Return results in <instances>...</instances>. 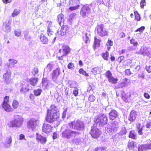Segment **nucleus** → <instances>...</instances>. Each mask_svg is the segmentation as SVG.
<instances>
[{
	"instance_id": "1",
	"label": "nucleus",
	"mask_w": 151,
	"mask_h": 151,
	"mask_svg": "<svg viewBox=\"0 0 151 151\" xmlns=\"http://www.w3.org/2000/svg\"><path fill=\"white\" fill-rule=\"evenodd\" d=\"M60 116V113L57 110V107L54 104H52L51 105L50 109H47L45 120L49 123H52L58 120Z\"/></svg>"
},
{
	"instance_id": "2",
	"label": "nucleus",
	"mask_w": 151,
	"mask_h": 151,
	"mask_svg": "<svg viewBox=\"0 0 151 151\" xmlns=\"http://www.w3.org/2000/svg\"><path fill=\"white\" fill-rule=\"evenodd\" d=\"M71 50V49L69 46L65 45H63L62 48L59 50L58 52L59 55L61 56H57V58L59 60H63V57L67 56L70 53Z\"/></svg>"
},
{
	"instance_id": "3",
	"label": "nucleus",
	"mask_w": 151,
	"mask_h": 151,
	"mask_svg": "<svg viewBox=\"0 0 151 151\" xmlns=\"http://www.w3.org/2000/svg\"><path fill=\"white\" fill-rule=\"evenodd\" d=\"M107 118L104 114H101L94 119V122L99 126H103L107 124Z\"/></svg>"
},
{
	"instance_id": "4",
	"label": "nucleus",
	"mask_w": 151,
	"mask_h": 151,
	"mask_svg": "<svg viewBox=\"0 0 151 151\" xmlns=\"http://www.w3.org/2000/svg\"><path fill=\"white\" fill-rule=\"evenodd\" d=\"M68 125L76 130L82 131L84 129V124L82 122L77 120L69 123Z\"/></svg>"
},
{
	"instance_id": "5",
	"label": "nucleus",
	"mask_w": 151,
	"mask_h": 151,
	"mask_svg": "<svg viewBox=\"0 0 151 151\" xmlns=\"http://www.w3.org/2000/svg\"><path fill=\"white\" fill-rule=\"evenodd\" d=\"M80 134L78 132L71 130L67 129L64 131L62 133V137L67 139H69L72 137H75Z\"/></svg>"
},
{
	"instance_id": "6",
	"label": "nucleus",
	"mask_w": 151,
	"mask_h": 151,
	"mask_svg": "<svg viewBox=\"0 0 151 151\" xmlns=\"http://www.w3.org/2000/svg\"><path fill=\"white\" fill-rule=\"evenodd\" d=\"M95 31L101 37L107 36L108 35V31L104 28V25L102 24L97 25Z\"/></svg>"
},
{
	"instance_id": "7",
	"label": "nucleus",
	"mask_w": 151,
	"mask_h": 151,
	"mask_svg": "<svg viewBox=\"0 0 151 151\" xmlns=\"http://www.w3.org/2000/svg\"><path fill=\"white\" fill-rule=\"evenodd\" d=\"M22 121L21 118H17L11 121L8 124V125L11 127H19L22 125Z\"/></svg>"
},
{
	"instance_id": "8",
	"label": "nucleus",
	"mask_w": 151,
	"mask_h": 151,
	"mask_svg": "<svg viewBox=\"0 0 151 151\" xmlns=\"http://www.w3.org/2000/svg\"><path fill=\"white\" fill-rule=\"evenodd\" d=\"M52 22H50L48 24L47 32V35L49 37L50 40L53 39L55 41L56 37L55 36V32L52 29Z\"/></svg>"
},
{
	"instance_id": "9",
	"label": "nucleus",
	"mask_w": 151,
	"mask_h": 151,
	"mask_svg": "<svg viewBox=\"0 0 151 151\" xmlns=\"http://www.w3.org/2000/svg\"><path fill=\"white\" fill-rule=\"evenodd\" d=\"M39 124V121L37 119L33 118L29 120L27 123V126L29 128H31L32 130L35 129L36 127Z\"/></svg>"
},
{
	"instance_id": "10",
	"label": "nucleus",
	"mask_w": 151,
	"mask_h": 151,
	"mask_svg": "<svg viewBox=\"0 0 151 151\" xmlns=\"http://www.w3.org/2000/svg\"><path fill=\"white\" fill-rule=\"evenodd\" d=\"M90 134L93 138L96 139L99 137L101 133V131L99 129L93 127L91 129Z\"/></svg>"
},
{
	"instance_id": "11",
	"label": "nucleus",
	"mask_w": 151,
	"mask_h": 151,
	"mask_svg": "<svg viewBox=\"0 0 151 151\" xmlns=\"http://www.w3.org/2000/svg\"><path fill=\"white\" fill-rule=\"evenodd\" d=\"M70 31L69 26L67 25H63L61 27L59 31L60 34L62 36H65Z\"/></svg>"
},
{
	"instance_id": "12",
	"label": "nucleus",
	"mask_w": 151,
	"mask_h": 151,
	"mask_svg": "<svg viewBox=\"0 0 151 151\" xmlns=\"http://www.w3.org/2000/svg\"><path fill=\"white\" fill-rule=\"evenodd\" d=\"M39 37L41 42L43 44H47L51 40H50V38L49 39L46 36V34L42 31Z\"/></svg>"
},
{
	"instance_id": "13",
	"label": "nucleus",
	"mask_w": 151,
	"mask_h": 151,
	"mask_svg": "<svg viewBox=\"0 0 151 151\" xmlns=\"http://www.w3.org/2000/svg\"><path fill=\"white\" fill-rule=\"evenodd\" d=\"M11 21H7L4 22L2 26V29L5 32L8 33L10 32L11 30L10 25L11 24Z\"/></svg>"
},
{
	"instance_id": "14",
	"label": "nucleus",
	"mask_w": 151,
	"mask_h": 151,
	"mask_svg": "<svg viewBox=\"0 0 151 151\" xmlns=\"http://www.w3.org/2000/svg\"><path fill=\"white\" fill-rule=\"evenodd\" d=\"M53 127L48 124L44 123L42 127V131L46 134L48 133L52 132Z\"/></svg>"
},
{
	"instance_id": "15",
	"label": "nucleus",
	"mask_w": 151,
	"mask_h": 151,
	"mask_svg": "<svg viewBox=\"0 0 151 151\" xmlns=\"http://www.w3.org/2000/svg\"><path fill=\"white\" fill-rule=\"evenodd\" d=\"M11 73H6L4 74L3 76L4 82L6 84H9L11 81Z\"/></svg>"
},
{
	"instance_id": "16",
	"label": "nucleus",
	"mask_w": 151,
	"mask_h": 151,
	"mask_svg": "<svg viewBox=\"0 0 151 151\" xmlns=\"http://www.w3.org/2000/svg\"><path fill=\"white\" fill-rule=\"evenodd\" d=\"M36 139L38 142H40L42 144H44L46 143L47 141L46 137L42 136L38 133H36Z\"/></svg>"
},
{
	"instance_id": "17",
	"label": "nucleus",
	"mask_w": 151,
	"mask_h": 151,
	"mask_svg": "<svg viewBox=\"0 0 151 151\" xmlns=\"http://www.w3.org/2000/svg\"><path fill=\"white\" fill-rule=\"evenodd\" d=\"M1 107L6 112H10L13 111V109L9 103L1 104Z\"/></svg>"
},
{
	"instance_id": "18",
	"label": "nucleus",
	"mask_w": 151,
	"mask_h": 151,
	"mask_svg": "<svg viewBox=\"0 0 151 151\" xmlns=\"http://www.w3.org/2000/svg\"><path fill=\"white\" fill-rule=\"evenodd\" d=\"M121 98L125 102H128L130 97L131 96L130 94L129 93H125L123 91L121 93Z\"/></svg>"
},
{
	"instance_id": "19",
	"label": "nucleus",
	"mask_w": 151,
	"mask_h": 151,
	"mask_svg": "<svg viewBox=\"0 0 151 151\" xmlns=\"http://www.w3.org/2000/svg\"><path fill=\"white\" fill-rule=\"evenodd\" d=\"M101 40L97 38V36H95L94 37V41L93 42V47L94 50H96L97 48L100 46V42Z\"/></svg>"
},
{
	"instance_id": "20",
	"label": "nucleus",
	"mask_w": 151,
	"mask_h": 151,
	"mask_svg": "<svg viewBox=\"0 0 151 151\" xmlns=\"http://www.w3.org/2000/svg\"><path fill=\"white\" fill-rule=\"evenodd\" d=\"M60 74V69L58 68H56L53 71L52 74V80H56Z\"/></svg>"
},
{
	"instance_id": "21",
	"label": "nucleus",
	"mask_w": 151,
	"mask_h": 151,
	"mask_svg": "<svg viewBox=\"0 0 151 151\" xmlns=\"http://www.w3.org/2000/svg\"><path fill=\"white\" fill-rule=\"evenodd\" d=\"M130 83V81L127 78H124L123 80V81L119 84V88H123L127 86Z\"/></svg>"
},
{
	"instance_id": "22",
	"label": "nucleus",
	"mask_w": 151,
	"mask_h": 151,
	"mask_svg": "<svg viewBox=\"0 0 151 151\" xmlns=\"http://www.w3.org/2000/svg\"><path fill=\"white\" fill-rule=\"evenodd\" d=\"M109 119L113 120L118 116V113L115 110H112L109 113Z\"/></svg>"
},
{
	"instance_id": "23",
	"label": "nucleus",
	"mask_w": 151,
	"mask_h": 151,
	"mask_svg": "<svg viewBox=\"0 0 151 151\" xmlns=\"http://www.w3.org/2000/svg\"><path fill=\"white\" fill-rule=\"evenodd\" d=\"M137 116L136 112L134 110H132L130 113L128 119L131 122H133L135 120Z\"/></svg>"
},
{
	"instance_id": "24",
	"label": "nucleus",
	"mask_w": 151,
	"mask_h": 151,
	"mask_svg": "<svg viewBox=\"0 0 151 151\" xmlns=\"http://www.w3.org/2000/svg\"><path fill=\"white\" fill-rule=\"evenodd\" d=\"M39 79L37 77H32L29 79V82L32 86H36L38 82Z\"/></svg>"
},
{
	"instance_id": "25",
	"label": "nucleus",
	"mask_w": 151,
	"mask_h": 151,
	"mask_svg": "<svg viewBox=\"0 0 151 151\" xmlns=\"http://www.w3.org/2000/svg\"><path fill=\"white\" fill-rule=\"evenodd\" d=\"M58 21L59 24L61 26L64 23V15L62 14H59L57 17Z\"/></svg>"
},
{
	"instance_id": "26",
	"label": "nucleus",
	"mask_w": 151,
	"mask_h": 151,
	"mask_svg": "<svg viewBox=\"0 0 151 151\" xmlns=\"http://www.w3.org/2000/svg\"><path fill=\"white\" fill-rule=\"evenodd\" d=\"M21 84L22 87L20 90V92L21 94L25 93L29 90L30 89L29 88L24 86L22 83H21Z\"/></svg>"
},
{
	"instance_id": "27",
	"label": "nucleus",
	"mask_w": 151,
	"mask_h": 151,
	"mask_svg": "<svg viewBox=\"0 0 151 151\" xmlns=\"http://www.w3.org/2000/svg\"><path fill=\"white\" fill-rule=\"evenodd\" d=\"M128 137L129 138L133 139H136L137 138V134L134 130L130 131Z\"/></svg>"
},
{
	"instance_id": "28",
	"label": "nucleus",
	"mask_w": 151,
	"mask_h": 151,
	"mask_svg": "<svg viewBox=\"0 0 151 151\" xmlns=\"http://www.w3.org/2000/svg\"><path fill=\"white\" fill-rule=\"evenodd\" d=\"M108 81L113 84H116L118 83V79L117 78H115L112 76L108 79Z\"/></svg>"
},
{
	"instance_id": "29",
	"label": "nucleus",
	"mask_w": 151,
	"mask_h": 151,
	"mask_svg": "<svg viewBox=\"0 0 151 151\" xmlns=\"http://www.w3.org/2000/svg\"><path fill=\"white\" fill-rule=\"evenodd\" d=\"M91 72L94 75L99 74L100 72V69L98 67L94 68L91 70Z\"/></svg>"
},
{
	"instance_id": "30",
	"label": "nucleus",
	"mask_w": 151,
	"mask_h": 151,
	"mask_svg": "<svg viewBox=\"0 0 151 151\" xmlns=\"http://www.w3.org/2000/svg\"><path fill=\"white\" fill-rule=\"evenodd\" d=\"M12 141V137L10 136L6 137L5 143V146H10Z\"/></svg>"
},
{
	"instance_id": "31",
	"label": "nucleus",
	"mask_w": 151,
	"mask_h": 151,
	"mask_svg": "<svg viewBox=\"0 0 151 151\" xmlns=\"http://www.w3.org/2000/svg\"><path fill=\"white\" fill-rule=\"evenodd\" d=\"M19 102L16 100H13L12 102V107L14 109H17L19 106Z\"/></svg>"
},
{
	"instance_id": "32",
	"label": "nucleus",
	"mask_w": 151,
	"mask_h": 151,
	"mask_svg": "<svg viewBox=\"0 0 151 151\" xmlns=\"http://www.w3.org/2000/svg\"><path fill=\"white\" fill-rule=\"evenodd\" d=\"M101 56L104 60L107 61L108 60L109 53L108 52L106 51L105 52L102 53Z\"/></svg>"
},
{
	"instance_id": "33",
	"label": "nucleus",
	"mask_w": 151,
	"mask_h": 151,
	"mask_svg": "<svg viewBox=\"0 0 151 151\" xmlns=\"http://www.w3.org/2000/svg\"><path fill=\"white\" fill-rule=\"evenodd\" d=\"M113 42L112 41L111 39L109 38L107 42L106 43V45L107 46H109L107 47V50H110L111 47L110 46H113Z\"/></svg>"
},
{
	"instance_id": "34",
	"label": "nucleus",
	"mask_w": 151,
	"mask_h": 151,
	"mask_svg": "<svg viewBox=\"0 0 151 151\" xmlns=\"http://www.w3.org/2000/svg\"><path fill=\"white\" fill-rule=\"evenodd\" d=\"M42 92V90L40 88L35 90L33 91L34 95L36 96H38L40 95Z\"/></svg>"
},
{
	"instance_id": "35",
	"label": "nucleus",
	"mask_w": 151,
	"mask_h": 151,
	"mask_svg": "<svg viewBox=\"0 0 151 151\" xmlns=\"http://www.w3.org/2000/svg\"><path fill=\"white\" fill-rule=\"evenodd\" d=\"M42 86L46 85V87L47 88L49 85V83L48 82V80L46 78H42Z\"/></svg>"
},
{
	"instance_id": "36",
	"label": "nucleus",
	"mask_w": 151,
	"mask_h": 151,
	"mask_svg": "<svg viewBox=\"0 0 151 151\" xmlns=\"http://www.w3.org/2000/svg\"><path fill=\"white\" fill-rule=\"evenodd\" d=\"M146 150L151 149V141L150 140H147V143L145 144Z\"/></svg>"
},
{
	"instance_id": "37",
	"label": "nucleus",
	"mask_w": 151,
	"mask_h": 151,
	"mask_svg": "<svg viewBox=\"0 0 151 151\" xmlns=\"http://www.w3.org/2000/svg\"><path fill=\"white\" fill-rule=\"evenodd\" d=\"M127 147L129 150H132L134 148V142L132 141H129Z\"/></svg>"
},
{
	"instance_id": "38",
	"label": "nucleus",
	"mask_w": 151,
	"mask_h": 151,
	"mask_svg": "<svg viewBox=\"0 0 151 151\" xmlns=\"http://www.w3.org/2000/svg\"><path fill=\"white\" fill-rule=\"evenodd\" d=\"M39 70L38 68L36 67L34 68L31 71L32 75L35 76L36 74L38 73Z\"/></svg>"
},
{
	"instance_id": "39",
	"label": "nucleus",
	"mask_w": 151,
	"mask_h": 151,
	"mask_svg": "<svg viewBox=\"0 0 151 151\" xmlns=\"http://www.w3.org/2000/svg\"><path fill=\"white\" fill-rule=\"evenodd\" d=\"M130 42L131 44H132L134 47H137L138 45V42L136 41L135 39L133 38H132L130 40Z\"/></svg>"
},
{
	"instance_id": "40",
	"label": "nucleus",
	"mask_w": 151,
	"mask_h": 151,
	"mask_svg": "<svg viewBox=\"0 0 151 151\" xmlns=\"http://www.w3.org/2000/svg\"><path fill=\"white\" fill-rule=\"evenodd\" d=\"M104 75L108 79L112 76V74L109 70L106 71Z\"/></svg>"
},
{
	"instance_id": "41",
	"label": "nucleus",
	"mask_w": 151,
	"mask_h": 151,
	"mask_svg": "<svg viewBox=\"0 0 151 151\" xmlns=\"http://www.w3.org/2000/svg\"><path fill=\"white\" fill-rule=\"evenodd\" d=\"M138 151H144L146 150L145 144L140 145L138 147Z\"/></svg>"
},
{
	"instance_id": "42",
	"label": "nucleus",
	"mask_w": 151,
	"mask_h": 151,
	"mask_svg": "<svg viewBox=\"0 0 151 151\" xmlns=\"http://www.w3.org/2000/svg\"><path fill=\"white\" fill-rule=\"evenodd\" d=\"M9 64L8 65V67H10V65H13L16 64L17 63V60L13 59H10L9 60Z\"/></svg>"
},
{
	"instance_id": "43",
	"label": "nucleus",
	"mask_w": 151,
	"mask_h": 151,
	"mask_svg": "<svg viewBox=\"0 0 151 151\" xmlns=\"http://www.w3.org/2000/svg\"><path fill=\"white\" fill-rule=\"evenodd\" d=\"M9 96H6L4 98L3 101L1 104L9 103Z\"/></svg>"
},
{
	"instance_id": "44",
	"label": "nucleus",
	"mask_w": 151,
	"mask_h": 151,
	"mask_svg": "<svg viewBox=\"0 0 151 151\" xmlns=\"http://www.w3.org/2000/svg\"><path fill=\"white\" fill-rule=\"evenodd\" d=\"M134 14L135 15V19L137 21H139L140 19V15L138 14V12L137 11H135L134 12Z\"/></svg>"
},
{
	"instance_id": "45",
	"label": "nucleus",
	"mask_w": 151,
	"mask_h": 151,
	"mask_svg": "<svg viewBox=\"0 0 151 151\" xmlns=\"http://www.w3.org/2000/svg\"><path fill=\"white\" fill-rule=\"evenodd\" d=\"M145 29V27L144 26L141 27H140L137 29L135 32H142Z\"/></svg>"
},
{
	"instance_id": "46",
	"label": "nucleus",
	"mask_w": 151,
	"mask_h": 151,
	"mask_svg": "<svg viewBox=\"0 0 151 151\" xmlns=\"http://www.w3.org/2000/svg\"><path fill=\"white\" fill-rule=\"evenodd\" d=\"M114 131V129L113 128L108 127L106 130V132L107 133L110 134L112 133Z\"/></svg>"
},
{
	"instance_id": "47",
	"label": "nucleus",
	"mask_w": 151,
	"mask_h": 151,
	"mask_svg": "<svg viewBox=\"0 0 151 151\" xmlns=\"http://www.w3.org/2000/svg\"><path fill=\"white\" fill-rule=\"evenodd\" d=\"M146 4V0H141L140 2V7L141 9H143Z\"/></svg>"
},
{
	"instance_id": "48",
	"label": "nucleus",
	"mask_w": 151,
	"mask_h": 151,
	"mask_svg": "<svg viewBox=\"0 0 151 151\" xmlns=\"http://www.w3.org/2000/svg\"><path fill=\"white\" fill-rule=\"evenodd\" d=\"M68 68L70 69H73L74 67V66L73 63H68L67 66Z\"/></svg>"
},
{
	"instance_id": "49",
	"label": "nucleus",
	"mask_w": 151,
	"mask_h": 151,
	"mask_svg": "<svg viewBox=\"0 0 151 151\" xmlns=\"http://www.w3.org/2000/svg\"><path fill=\"white\" fill-rule=\"evenodd\" d=\"M20 13L19 11L17 10H14L12 14V16L13 17H15L17 15Z\"/></svg>"
},
{
	"instance_id": "50",
	"label": "nucleus",
	"mask_w": 151,
	"mask_h": 151,
	"mask_svg": "<svg viewBox=\"0 0 151 151\" xmlns=\"http://www.w3.org/2000/svg\"><path fill=\"white\" fill-rule=\"evenodd\" d=\"M14 34L16 36L19 37L21 35V32L19 30L17 29L15 30Z\"/></svg>"
},
{
	"instance_id": "51",
	"label": "nucleus",
	"mask_w": 151,
	"mask_h": 151,
	"mask_svg": "<svg viewBox=\"0 0 151 151\" xmlns=\"http://www.w3.org/2000/svg\"><path fill=\"white\" fill-rule=\"evenodd\" d=\"M89 88H90V89L93 90L95 88V85L94 83H91L89 84Z\"/></svg>"
},
{
	"instance_id": "52",
	"label": "nucleus",
	"mask_w": 151,
	"mask_h": 151,
	"mask_svg": "<svg viewBox=\"0 0 151 151\" xmlns=\"http://www.w3.org/2000/svg\"><path fill=\"white\" fill-rule=\"evenodd\" d=\"M73 93L74 95L76 96H78V89L76 88L73 91Z\"/></svg>"
},
{
	"instance_id": "53",
	"label": "nucleus",
	"mask_w": 151,
	"mask_h": 151,
	"mask_svg": "<svg viewBox=\"0 0 151 151\" xmlns=\"http://www.w3.org/2000/svg\"><path fill=\"white\" fill-rule=\"evenodd\" d=\"M127 133V130L126 129H122L119 133V134L121 135H123Z\"/></svg>"
},
{
	"instance_id": "54",
	"label": "nucleus",
	"mask_w": 151,
	"mask_h": 151,
	"mask_svg": "<svg viewBox=\"0 0 151 151\" xmlns=\"http://www.w3.org/2000/svg\"><path fill=\"white\" fill-rule=\"evenodd\" d=\"M105 150V148L102 147H97L95 149V151H102Z\"/></svg>"
},
{
	"instance_id": "55",
	"label": "nucleus",
	"mask_w": 151,
	"mask_h": 151,
	"mask_svg": "<svg viewBox=\"0 0 151 151\" xmlns=\"http://www.w3.org/2000/svg\"><path fill=\"white\" fill-rule=\"evenodd\" d=\"M145 68L146 70L148 73H151V66L150 65L148 66H146Z\"/></svg>"
},
{
	"instance_id": "56",
	"label": "nucleus",
	"mask_w": 151,
	"mask_h": 151,
	"mask_svg": "<svg viewBox=\"0 0 151 151\" xmlns=\"http://www.w3.org/2000/svg\"><path fill=\"white\" fill-rule=\"evenodd\" d=\"M124 56H121L119 57L117 59V61L119 63H120L122 62V60L124 59Z\"/></svg>"
},
{
	"instance_id": "57",
	"label": "nucleus",
	"mask_w": 151,
	"mask_h": 151,
	"mask_svg": "<svg viewBox=\"0 0 151 151\" xmlns=\"http://www.w3.org/2000/svg\"><path fill=\"white\" fill-rule=\"evenodd\" d=\"M144 96L146 99H149L150 98V95L147 93H144Z\"/></svg>"
},
{
	"instance_id": "58",
	"label": "nucleus",
	"mask_w": 151,
	"mask_h": 151,
	"mask_svg": "<svg viewBox=\"0 0 151 151\" xmlns=\"http://www.w3.org/2000/svg\"><path fill=\"white\" fill-rule=\"evenodd\" d=\"M126 50L125 49H122V50H119L118 51V53L120 55H122L124 53L126 52Z\"/></svg>"
},
{
	"instance_id": "59",
	"label": "nucleus",
	"mask_w": 151,
	"mask_h": 151,
	"mask_svg": "<svg viewBox=\"0 0 151 151\" xmlns=\"http://www.w3.org/2000/svg\"><path fill=\"white\" fill-rule=\"evenodd\" d=\"M125 72L127 75H130L131 74V72L130 69H126L125 70Z\"/></svg>"
},
{
	"instance_id": "60",
	"label": "nucleus",
	"mask_w": 151,
	"mask_h": 151,
	"mask_svg": "<svg viewBox=\"0 0 151 151\" xmlns=\"http://www.w3.org/2000/svg\"><path fill=\"white\" fill-rule=\"evenodd\" d=\"M79 7V5H78L75 6L74 7H71L69 8V9H78V8Z\"/></svg>"
},
{
	"instance_id": "61",
	"label": "nucleus",
	"mask_w": 151,
	"mask_h": 151,
	"mask_svg": "<svg viewBox=\"0 0 151 151\" xmlns=\"http://www.w3.org/2000/svg\"><path fill=\"white\" fill-rule=\"evenodd\" d=\"M143 129V127H142L141 129H138V133L139 134L142 135L143 134L142 131Z\"/></svg>"
},
{
	"instance_id": "62",
	"label": "nucleus",
	"mask_w": 151,
	"mask_h": 151,
	"mask_svg": "<svg viewBox=\"0 0 151 151\" xmlns=\"http://www.w3.org/2000/svg\"><path fill=\"white\" fill-rule=\"evenodd\" d=\"M29 98L32 101H33L35 99V96L32 93H31L29 94Z\"/></svg>"
},
{
	"instance_id": "63",
	"label": "nucleus",
	"mask_w": 151,
	"mask_h": 151,
	"mask_svg": "<svg viewBox=\"0 0 151 151\" xmlns=\"http://www.w3.org/2000/svg\"><path fill=\"white\" fill-rule=\"evenodd\" d=\"M81 14L83 16H85L86 14V12L85 10H81Z\"/></svg>"
},
{
	"instance_id": "64",
	"label": "nucleus",
	"mask_w": 151,
	"mask_h": 151,
	"mask_svg": "<svg viewBox=\"0 0 151 151\" xmlns=\"http://www.w3.org/2000/svg\"><path fill=\"white\" fill-rule=\"evenodd\" d=\"M146 127L147 128H150L151 127V122H147L146 124Z\"/></svg>"
}]
</instances>
